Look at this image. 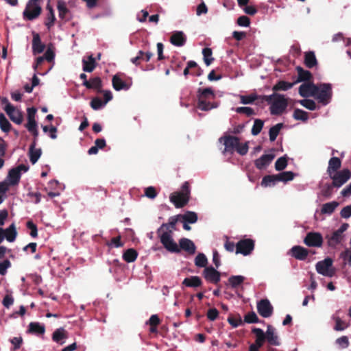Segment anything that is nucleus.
<instances>
[{
  "label": "nucleus",
  "mask_w": 351,
  "mask_h": 351,
  "mask_svg": "<svg viewBox=\"0 0 351 351\" xmlns=\"http://www.w3.org/2000/svg\"><path fill=\"white\" fill-rule=\"evenodd\" d=\"M190 194L189 184L188 182H185L182 186L181 191L171 193L169 199L176 208H182L189 202Z\"/></svg>",
  "instance_id": "nucleus-2"
},
{
  "label": "nucleus",
  "mask_w": 351,
  "mask_h": 351,
  "mask_svg": "<svg viewBox=\"0 0 351 351\" xmlns=\"http://www.w3.org/2000/svg\"><path fill=\"white\" fill-rule=\"evenodd\" d=\"M287 166V160L285 156L279 158L275 162V168L277 171H282Z\"/></svg>",
  "instance_id": "nucleus-56"
},
{
  "label": "nucleus",
  "mask_w": 351,
  "mask_h": 351,
  "mask_svg": "<svg viewBox=\"0 0 351 351\" xmlns=\"http://www.w3.org/2000/svg\"><path fill=\"white\" fill-rule=\"evenodd\" d=\"M341 161L338 157H332L328 162V166L327 168V173L329 176L332 173L337 172V171L341 167Z\"/></svg>",
  "instance_id": "nucleus-28"
},
{
  "label": "nucleus",
  "mask_w": 351,
  "mask_h": 351,
  "mask_svg": "<svg viewBox=\"0 0 351 351\" xmlns=\"http://www.w3.org/2000/svg\"><path fill=\"white\" fill-rule=\"evenodd\" d=\"M317 90V84L311 82L303 83L299 87V94L303 97H314Z\"/></svg>",
  "instance_id": "nucleus-14"
},
{
  "label": "nucleus",
  "mask_w": 351,
  "mask_h": 351,
  "mask_svg": "<svg viewBox=\"0 0 351 351\" xmlns=\"http://www.w3.org/2000/svg\"><path fill=\"white\" fill-rule=\"evenodd\" d=\"M263 125L264 122L261 119H255L251 130L252 134L254 136L258 135L261 132Z\"/></svg>",
  "instance_id": "nucleus-51"
},
{
  "label": "nucleus",
  "mask_w": 351,
  "mask_h": 351,
  "mask_svg": "<svg viewBox=\"0 0 351 351\" xmlns=\"http://www.w3.org/2000/svg\"><path fill=\"white\" fill-rule=\"evenodd\" d=\"M186 36L182 31H175L173 32L170 43L176 47H182L186 44Z\"/></svg>",
  "instance_id": "nucleus-19"
},
{
  "label": "nucleus",
  "mask_w": 351,
  "mask_h": 351,
  "mask_svg": "<svg viewBox=\"0 0 351 351\" xmlns=\"http://www.w3.org/2000/svg\"><path fill=\"white\" fill-rule=\"evenodd\" d=\"M274 157L275 155L274 154H263L255 160L254 164L256 167L258 169L266 167L271 162Z\"/></svg>",
  "instance_id": "nucleus-22"
},
{
  "label": "nucleus",
  "mask_w": 351,
  "mask_h": 351,
  "mask_svg": "<svg viewBox=\"0 0 351 351\" xmlns=\"http://www.w3.org/2000/svg\"><path fill=\"white\" fill-rule=\"evenodd\" d=\"M45 45L41 42L40 38L38 34L33 36L32 39V52L34 55L42 53L45 49Z\"/></svg>",
  "instance_id": "nucleus-25"
},
{
  "label": "nucleus",
  "mask_w": 351,
  "mask_h": 351,
  "mask_svg": "<svg viewBox=\"0 0 351 351\" xmlns=\"http://www.w3.org/2000/svg\"><path fill=\"white\" fill-rule=\"evenodd\" d=\"M56 21V16L53 10H50V12H48L47 21L45 25L47 26V29H49L53 25Z\"/></svg>",
  "instance_id": "nucleus-59"
},
{
  "label": "nucleus",
  "mask_w": 351,
  "mask_h": 351,
  "mask_svg": "<svg viewBox=\"0 0 351 351\" xmlns=\"http://www.w3.org/2000/svg\"><path fill=\"white\" fill-rule=\"evenodd\" d=\"M57 9L59 17L62 20L66 19V16L69 14V10L66 7V2L62 0H59L57 3Z\"/></svg>",
  "instance_id": "nucleus-36"
},
{
  "label": "nucleus",
  "mask_w": 351,
  "mask_h": 351,
  "mask_svg": "<svg viewBox=\"0 0 351 351\" xmlns=\"http://www.w3.org/2000/svg\"><path fill=\"white\" fill-rule=\"evenodd\" d=\"M138 256L136 251L132 248L127 250L123 254V258L127 263L134 262Z\"/></svg>",
  "instance_id": "nucleus-42"
},
{
  "label": "nucleus",
  "mask_w": 351,
  "mask_h": 351,
  "mask_svg": "<svg viewBox=\"0 0 351 351\" xmlns=\"http://www.w3.org/2000/svg\"><path fill=\"white\" fill-rule=\"evenodd\" d=\"M293 117L295 120H300L302 121H306L308 119V113L306 111L298 108L294 110Z\"/></svg>",
  "instance_id": "nucleus-49"
},
{
  "label": "nucleus",
  "mask_w": 351,
  "mask_h": 351,
  "mask_svg": "<svg viewBox=\"0 0 351 351\" xmlns=\"http://www.w3.org/2000/svg\"><path fill=\"white\" fill-rule=\"evenodd\" d=\"M296 70L298 71V80L294 82L295 84L300 82L308 81L311 80L312 75L310 71L304 70L300 66H298Z\"/></svg>",
  "instance_id": "nucleus-35"
},
{
  "label": "nucleus",
  "mask_w": 351,
  "mask_h": 351,
  "mask_svg": "<svg viewBox=\"0 0 351 351\" xmlns=\"http://www.w3.org/2000/svg\"><path fill=\"white\" fill-rule=\"evenodd\" d=\"M11 267V263L8 259L0 262V275L4 276L7 273V269Z\"/></svg>",
  "instance_id": "nucleus-61"
},
{
  "label": "nucleus",
  "mask_w": 351,
  "mask_h": 351,
  "mask_svg": "<svg viewBox=\"0 0 351 351\" xmlns=\"http://www.w3.org/2000/svg\"><path fill=\"white\" fill-rule=\"evenodd\" d=\"M208 259L203 253H199L195 258V265L197 267H207Z\"/></svg>",
  "instance_id": "nucleus-48"
},
{
  "label": "nucleus",
  "mask_w": 351,
  "mask_h": 351,
  "mask_svg": "<svg viewBox=\"0 0 351 351\" xmlns=\"http://www.w3.org/2000/svg\"><path fill=\"white\" fill-rule=\"evenodd\" d=\"M340 215L344 219L351 217V204L343 207L340 212Z\"/></svg>",
  "instance_id": "nucleus-64"
},
{
  "label": "nucleus",
  "mask_w": 351,
  "mask_h": 351,
  "mask_svg": "<svg viewBox=\"0 0 351 351\" xmlns=\"http://www.w3.org/2000/svg\"><path fill=\"white\" fill-rule=\"evenodd\" d=\"M197 108L203 111H208L218 107L217 103H210L207 97L197 96Z\"/></svg>",
  "instance_id": "nucleus-20"
},
{
  "label": "nucleus",
  "mask_w": 351,
  "mask_h": 351,
  "mask_svg": "<svg viewBox=\"0 0 351 351\" xmlns=\"http://www.w3.org/2000/svg\"><path fill=\"white\" fill-rule=\"evenodd\" d=\"M66 337L67 332L63 328L56 329L52 335L53 341L60 345L64 343V339Z\"/></svg>",
  "instance_id": "nucleus-26"
},
{
  "label": "nucleus",
  "mask_w": 351,
  "mask_h": 351,
  "mask_svg": "<svg viewBox=\"0 0 351 351\" xmlns=\"http://www.w3.org/2000/svg\"><path fill=\"white\" fill-rule=\"evenodd\" d=\"M36 141H33L29 148V157L32 164L34 165L37 162L42 154L40 148H36Z\"/></svg>",
  "instance_id": "nucleus-23"
},
{
  "label": "nucleus",
  "mask_w": 351,
  "mask_h": 351,
  "mask_svg": "<svg viewBox=\"0 0 351 351\" xmlns=\"http://www.w3.org/2000/svg\"><path fill=\"white\" fill-rule=\"evenodd\" d=\"M5 238L9 242H13L16 237L17 232L15 225L12 223L8 228L4 230Z\"/></svg>",
  "instance_id": "nucleus-38"
},
{
  "label": "nucleus",
  "mask_w": 351,
  "mask_h": 351,
  "mask_svg": "<svg viewBox=\"0 0 351 351\" xmlns=\"http://www.w3.org/2000/svg\"><path fill=\"white\" fill-rule=\"evenodd\" d=\"M160 243L163 247L169 252L179 253L180 247L173 239V232L171 231H162L157 232Z\"/></svg>",
  "instance_id": "nucleus-5"
},
{
  "label": "nucleus",
  "mask_w": 351,
  "mask_h": 351,
  "mask_svg": "<svg viewBox=\"0 0 351 351\" xmlns=\"http://www.w3.org/2000/svg\"><path fill=\"white\" fill-rule=\"evenodd\" d=\"M26 226L31 230L30 236L32 237L35 238L38 236V229L35 223H34L32 221H28L26 223Z\"/></svg>",
  "instance_id": "nucleus-62"
},
{
  "label": "nucleus",
  "mask_w": 351,
  "mask_h": 351,
  "mask_svg": "<svg viewBox=\"0 0 351 351\" xmlns=\"http://www.w3.org/2000/svg\"><path fill=\"white\" fill-rule=\"evenodd\" d=\"M112 82V86L116 90L128 88L125 82L117 75L113 76Z\"/></svg>",
  "instance_id": "nucleus-44"
},
{
  "label": "nucleus",
  "mask_w": 351,
  "mask_h": 351,
  "mask_svg": "<svg viewBox=\"0 0 351 351\" xmlns=\"http://www.w3.org/2000/svg\"><path fill=\"white\" fill-rule=\"evenodd\" d=\"M326 239H327L328 246L335 247L341 242L343 235L337 230H335L331 234L326 235Z\"/></svg>",
  "instance_id": "nucleus-24"
},
{
  "label": "nucleus",
  "mask_w": 351,
  "mask_h": 351,
  "mask_svg": "<svg viewBox=\"0 0 351 351\" xmlns=\"http://www.w3.org/2000/svg\"><path fill=\"white\" fill-rule=\"evenodd\" d=\"M282 127H283V123H280L276 124L275 125H274L273 127H271L269 129V140L271 141H274L276 139V138L280 132V130L282 129Z\"/></svg>",
  "instance_id": "nucleus-45"
},
{
  "label": "nucleus",
  "mask_w": 351,
  "mask_h": 351,
  "mask_svg": "<svg viewBox=\"0 0 351 351\" xmlns=\"http://www.w3.org/2000/svg\"><path fill=\"white\" fill-rule=\"evenodd\" d=\"M183 222H188L189 223H195L197 221V215L193 211H187L184 215H180Z\"/></svg>",
  "instance_id": "nucleus-43"
},
{
  "label": "nucleus",
  "mask_w": 351,
  "mask_h": 351,
  "mask_svg": "<svg viewBox=\"0 0 351 351\" xmlns=\"http://www.w3.org/2000/svg\"><path fill=\"white\" fill-rule=\"evenodd\" d=\"M265 333L266 340L269 344L271 346H280V341L279 337L276 332V329L271 325L267 326V330Z\"/></svg>",
  "instance_id": "nucleus-16"
},
{
  "label": "nucleus",
  "mask_w": 351,
  "mask_h": 351,
  "mask_svg": "<svg viewBox=\"0 0 351 351\" xmlns=\"http://www.w3.org/2000/svg\"><path fill=\"white\" fill-rule=\"evenodd\" d=\"M304 243L308 247H319L323 243V237L319 232H310L306 234Z\"/></svg>",
  "instance_id": "nucleus-10"
},
{
  "label": "nucleus",
  "mask_w": 351,
  "mask_h": 351,
  "mask_svg": "<svg viewBox=\"0 0 351 351\" xmlns=\"http://www.w3.org/2000/svg\"><path fill=\"white\" fill-rule=\"evenodd\" d=\"M299 103L302 106L310 110H314L316 109V104L313 100L306 99L299 101Z\"/></svg>",
  "instance_id": "nucleus-57"
},
{
  "label": "nucleus",
  "mask_w": 351,
  "mask_h": 351,
  "mask_svg": "<svg viewBox=\"0 0 351 351\" xmlns=\"http://www.w3.org/2000/svg\"><path fill=\"white\" fill-rule=\"evenodd\" d=\"M295 82H287L283 80L278 81L273 87L272 90L276 91H286L291 89L294 85Z\"/></svg>",
  "instance_id": "nucleus-34"
},
{
  "label": "nucleus",
  "mask_w": 351,
  "mask_h": 351,
  "mask_svg": "<svg viewBox=\"0 0 351 351\" xmlns=\"http://www.w3.org/2000/svg\"><path fill=\"white\" fill-rule=\"evenodd\" d=\"M197 96L207 97L208 99H214L215 94L213 89L210 87L205 88H199L197 90Z\"/></svg>",
  "instance_id": "nucleus-47"
},
{
  "label": "nucleus",
  "mask_w": 351,
  "mask_h": 351,
  "mask_svg": "<svg viewBox=\"0 0 351 351\" xmlns=\"http://www.w3.org/2000/svg\"><path fill=\"white\" fill-rule=\"evenodd\" d=\"M335 342L341 348L343 349L347 348L349 346V339L347 336H342L337 338Z\"/></svg>",
  "instance_id": "nucleus-60"
},
{
  "label": "nucleus",
  "mask_w": 351,
  "mask_h": 351,
  "mask_svg": "<svg viewBox=\"0 0 351 351\" xmlns=\"http://www.w3.org/2000/svg\"><path fill=\"white\" fill-rule=\"evenodd\" d=\"M244 322L248 324L258 323V318L256 314L254 311H252L245 315Z\"/></svg>",
  "instance_id": "nucleus-58"
},
{
  "label": "nucleus",
  "mask_w": 351,
  "mask_h": 351,
  "mask_svg": "<svg viewBox=\"0 0 351 351\" xmlns=\"http://www.w3.org/2000/svg\"><path fill=\"white\" fill-rule=\"evenodd\" d=\"M254 248V242L250 239L239 241L236 245V254L249 255Z\"/></svg>",
  "instance_id": "nucleus-9"
},
{
  "label": "nucleus",
  "mask_w": 351,
  "mask_h": 351,
  "mask_svg": "<svg viewBox=\"0 0 351 351\" xmlns=\"http://www.w3.org/2000/svg\"><path fill=\"white\" fill-rule=\"evenodd\" d=\"M12 125L7 119L3 113H0V128L4 132H8L11 129Z\"/></svg>",
  "instance_id": "nucleus-46"
},
{
  "label": "nucleus",
  "mask_w": 351,
  "mask_h": 351,
  "mask_svg": "<svg viewBox=\"0 0 351 351\" xmlns=\"http://www.w3.org/2000/svg\"><path fill=\"white\" fill-rule=\"evenodd\" d=\"M332 266V260L330 258H326L323 261L317 262L315 267L318 274L324 276L332 277L334 275Z\"/></svg>",
  "instance_id": "nucleus-7"
},
{
  "label": "nucleus",
  "mask_w": 351,
  "mask_h": 351,
  "mask_svg": "<svg viewBox=\"0 0 351 351\" xmlns=\"http://www.w3.org/2000/svg\"><path fill=\"white\" fill-rule=\"evenodd\" d=\"M180 251L182 250L186 251L189 254H194L196 251V247L194 243L186 238H182L179 241Z\"/></svg>",
  "instance_id": "nucleus-21"
},
{
  "label": "nucleus",
  "mask_w": 351,
  "mask_h": 351,
  "mask_svg": "<svg viewBox=\"0 0 351 351\" xmlns=\"http://www.w3.org/2000/svg\"><path fill=\"white\" fill-rule=\"evenodd\" d=\"M236 112L239 114H245L247 117H250L255 114L254 110L250 107H237L232 108Z\"/></svg>",
  "instance_id": "nucleus-55"
},
{
  "label": "nucleus",
  "mask_w": 351,
  "mask_h": 351,
  "mask_svg": "<svg viewBox=\"0 0 351 351\" xmlns=\"http://www.w3.org/2000/svg\"><path fill=\"white\" fill-rule=\"evenodd\" d=\"M329 176L332 180L333 186L336 188H340L350 179L351 172L348 169H343L341 171L332 173Z\"/></svg>",
  "instance_id": "nucleus-6"
},
{
  "label": "nucleus",
  "mask_w": 351,
  "mask_h": 351,
  "mask_svg": "<svg viewBox=\"0 0 351 351\" xmlns=\"http://www.w3.org/2000/svg\"><path fill=\"white\" fill-rule=\"evenodd\" d=\"M41 11V0H29L23 13V17L33 21L40 16Z\"/></svg>",
  "instance_id": "nucleus-4"
},
{
  "label": "nucleus",
  "mask_w": 351,
  "mask_h": 351,
  "mask_svg": "<svg viewBox=\"0 0 351 351\" xmlns=\"http://www.w3.org/2000/svg\"><path fill=\"white\" fill-rule=\"evenodd\" d=\"M105 106L106 104L99 97H95L90 101L91 108L95 110H99Z\"/></svg>",
  "instance_id": "nucleus-54"
},
{
  "label": "nucleus",
  "mask_w": 351,
  "mask_h": 351,
  "mask_svg": "<svg viewBox=\"0 0 351 351\" xmlns=\"http://www.w3.org/2000/svg\"><path fill=\"white\" fill-rule=\"evenodd\" d=\"M339 206V203L337 201H332L324 204L321 208V213L324 215H332L336 208Z\"/></svg>",
  "instance_id": "nucleus-29"
},
{
  "label": "nucleus",
  "mask_w": 351,
  "mask_h": 351,
  "mask_svg": "<svg viewBox=\"0 0 351 351\" xmlns=\"http://www.w3.org/2000/svg\"><path fill=\"white\" fill-rule=\"evenodd\" d=\"M4 110L14 123L17 125L22 123L23 120V116L22 112L19 110H16L10 103H8L4 108Z\"/></svg>",
  "instance_id": "nucleus-11"
},
{
  "label": "nucleus",
  "mask_w": 351,
  "mask_h": 351,
  "mask_svg": "<svg viewBox=\"0 0 351 351\" xmlns=\"http://www.w3.org/2000/svg\"><path fill=\"white\" fill-rule=\"evenodd\" d=\"M294 173L292 171H283L277 174L278 182H287L294 178Z\"/></svg>",
  "instance_id": "nucleus-50"
},
{
  "label": "nucleus",
  "mask_w": 351,
  "mask_h": 351,
  "mask_svg": "<svg viewBox=\"0 0 351 351\" xmlns=\"http://www.w3.org/2000/svg\"><path fill=\"white\" fill-rule=\"evenodd\" d=\"M82 64L83 71L90 73L95 69L96 66V62L93 56L90 55L88 57L87 60L85 58L82 60Z\"/></svg>",
  "instance_id": "nucleus-33"
},
{
  "label": "nucleus",
  "mask_w": 351,
  "mask_h": 351,
  "mask_svg": "<svg viewBox=\"0 0 351 351\" xmlns=\"http://www.w3.org/2000/svg\"><path fill=\"white\" fill-rule=\"evenodd\" d=\"M335 187L332 183L325 184L322 189V195L325 197H330L333 194V189Z\"/></svg>",
  "instance_id": "nucleus-53"
},
{
  "label": "nucleus",
  "mask_w": 351,
  "mask_h": 351,
  "mask_svg": "<svg viewBox=\"0 0 351 351\" xmlns=\"http://www.w3.org/2000/svg\"><path fill=\"white\" fill-rule=\"evenodd\" d=\"M202 54L205 64L206 66H209L214 60V58H212V50L210 48H204L202 50Z\"/></svg>",
  "instance_id": "nucleus-52"
},
{
  "label": "nucleus",
  "mask_w": 351,
  "mask_h": 351,
  "mask_svg": "<svg viewBox=\"0 0 351 351\" xmlns=\"http://www.w3.org/2000/svg\"><path fill=\"white\" fill-rule=\"evenodd\" d=\"M202 275L208 282L214 284H217L221 279L220 273L212 266L205 267Z\"/></svg>",
  "instance_id": "nucleus-13"
},
{
  "label": "nucleus",
  "mask_w": 351,
  "mask_h": 351,
  "mask_svg": "<svg viewBox=\"0 0 351 351\" xmlns=\"http://www.w3.org/2000/svg\"><path fill=\"white\" fill-rule=\"evenodd\" d=\"M289 253L295 259L304 261L308 255V250L304 247L295 245L291 248Z\"/></svg>",
  "instance_id": "nucleus-17"
},
{
  "label": "nucleus",
  "mask_w": 351,
  "mask_h": 351,
  "mask_svg": "<svg viewBox=\"0 0 351 351\" xmlns=\"http://www.w3.org/2000/svg\"><path fill=\"white\" fill-rule=\"evenodd\" d=\"M252 331L256 335L254 344L261 348L263 346L265 341L266 340L265 333L261 328H254Z\"/></svg>",
  "instance_id": "nucleus-31"
},
{
  "label": "nucleus",
  "mask_w": 351,
  "mask_h": 351,
  "mask_svg": "<svg viewBox=\"0 0 351 351\" xmlns=\"http://www.w3.org/2000/svg\"><path fill=\"white\" fill-rule=\"evenodd\" d=\"M262 95H258L256 94H250L247 95H240L241 103L243 104H252L256 99L261 100Z\"/></svg>",
  "instance_id": "nucleus-41"
},
{
  "label": "nucleus",
  "mask_w": 351,
  "mask_h": 351,
  "mask_svg": "<svg viewBox=\"0 0 351 351\" xmlns=\"http://www.w3.org/2000/svg\"><path fill=\"white\" fill-rule=\"evenodd\" d=\"M304 63L305 65L310 69L317 65V61L313 51H308L305 53Z\"/></svg>",
  "instance_id": "nucleus-37"
},
{
  "label": "nucleus",
  "mask_w": 351,
  "mask_h": 351,
  "mask_svg": "<svg viewBox=\"0 0 351 351\" xmlns=\"http://www.w3.org/2000/svg\"><path fill=\"white\" fill-rule=\"evenodd\" d=\"M82 84L86 86L87 88H93L96 89L99 91H100V89L101 88V80L100 77H95L92 79H90L88 81L83 82Z\"/></svg>",
  "instance_id": "nucleus-32"
},
{
  "label": "nucleus",
  "mask_w": 351,
  "mask_h": 351,
  "mask_svg": "<svg viewBox=\"0 0 351 351\" xmlns=\"http://www.w3.org/2000/svg\"><path fill=\"white\" fill-rule=\"evenodd\" d=\"M257 311L263 317L267 318L273 313V306L267 299H263L257 304Z\"/></svg>",
  "instance_id": "nucleus-12"
},
{
  "label": "nucleus",
  "mask_w": 351,
  "mask_h": 351,
  "mask_svg": "<svg viewBox=\"0 0 351 351\" xmlns=\"http://www.w3.org/2000/svg\"><path fill=\"white\" fill-rule=\"evenodd\" d=\"M181 217L180 215H177L169 217L168 223H162L160 228H158L157 232H160L162 231H171L176 230V223L178 221L179 218Z\"/></svg>",
  "instance_id": "nucleus-18"
},
{
  "label": "nucleus",
  "mask_w": 351,
  "mask_h": 351,
  "mask_svg": "<svg viewBox=\"0 0 351 351\" xmlns=\"http://www.w3.org/2000/svg\"><path fill=\"white\" fill-rule=\"evenodd\" d=\"M182 284L187 287L197 288L202 285V281L199 276H193L184 278Z\"/></svg>",
  "instance_id": "nucleus-30"
},
{
  "label": "nucleus",
  "mask_w": 351,
  "mask_h": 351,
  "mask_svg": "<svg viewBox=\"0 0 351 351\" xmlns=\"http://www.w3.org/2000/svg\"><path fill=\"white\" fill-rule=\"evenodd\" d=\"M236 151L238 154L241 156L245 155L248 152V145L247 143H245L243 144H241L239 141V145H237L235 148Z\"/></svg>",
  "instance_id": "nucleus-63"
},
{
  "label": "nucleus",
  "mask_w": 351,
  "mask_h": 351,
  "mask_svg": "<svg viewBox=\"0 0 351 351\" xmlns=\"http://www.w3.org/2000/svg\"><path fill=\"white\" fill-rule=\"evenodd\" d=\"M29 167L23 164L18 165L15 168L11 169L8 175V179L11 185L17 184L21 179V173H25L28 171Z\"/></svg>",
  "instance_id": "nucleus-8"
},
{
  "label": "nucleus",
  "mask_w": 351,
  "mask_h": 351,
  "mask_svg": "<svg viewBox=\"0 0 351 351\" xmlns=\"http://www.w3.org/2000/svg\"><path fill=\"white\" fill-rule=\"evenodd\" d=\"M27 332L37 335H43L45 332V326L39 322H31L29 324Z\"/></svg>",
  "instance_id": "nucleus-27"
},
{
  "label": "nucleus",
  "mask_w": 351,
  "mask_h": 351,
  "mask_svg": "<svg viewBox=\"0 0 351 351\" xmlns=\"http://www.w3.org/2000/svg\"><path fill=\"white\" fill-rule=\"evenodd\" d=\"M239 138L238 137L233 136H228L221 137L219 138L220 142L223 141V145L225 146L224 152L231 153H232L234 149H235L236 147L239 145Z\"/></svg>",
  "instance_id": "nucleus-15"
},
{
  "label": "nucleus",
  "mask_w": 351,
  "mask_h": 351,
  "mask_svg": "<svg viewBox=\"0 0 351 351\" xmlns=\"http://www.w3.org/2000/svg\"><path fill=\"white\" fill-rule=\"evenodd\" d=\"M277 178V174L265 176L261 181V186L264 187L273 186L278 182Z\"/></svg>",
  "instance_id": "nucleus-40"
},
{
  "label": "nucleus",
  "mask_w": 351,
  "mask_h": 351,
  "mask_svg": "<svg viewBox=\"0 0 351 351\" xmlns=\"http://www.w3.org/2000/svg\"><path fill=\"white\" fill-rule=\"evenodd\" d=\"M317 90L314 97L323 105H327L332 95V85L329 83H322L317 84Z\"/></svg>",
  "instance_id": "nucleus-3"
},
{
  "label": "nucleus",
  "mask_w": 351,
  "mask_h": 351,
  "mask_svg": "<svg viewBox=\"0 0 351 351\" xmlns=\"http://www.w3.org/2000/svg\"><path fill=\"white\" fill-rule=\"evenodd\" d=\"M245 279V278L241 275L231 276L229 277L228 282L232 289H235L242 285Z\"/></svg>",
  "instance_id": "nucleus-39"
},
{
  "label": "nucleus",
  "mask_w": 351,
  "mask_h": 351,
  "mask_svg": "<svg viewBox=\"0 0 351 351\" xmlns=\"http://www.w3.org/2000/svg\"><path fill=\"white\" fill-rule=\"evenodd\" d=\"M267 102L272 115L282 114L288 106V99L284 95L274 93L269 95L261 96V102Z\"/></svg>",
  "instance_id": "nucleus-1"
}]
</instances>
